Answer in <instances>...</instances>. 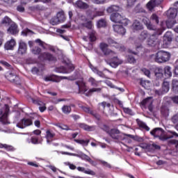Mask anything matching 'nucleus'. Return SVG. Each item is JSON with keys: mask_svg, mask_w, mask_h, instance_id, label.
I'll list each match as a JSON object with an SVG mask.
<instances>
[{"mask_svg": "<svg viewBox=\"0 0 178 178\" xmlns=\"http://www.w3.org/2000/svg\"><path fill=\"white\" fill-rule=\"evenodd\" d=\"M165 27L163 26V22H161V28H159L156 29V28H155V30H153L154 32V34H152L153 35H155V37H156V38H158L159 35H162V33H163V31H165Z\"/></svg>", "mask_w": 178, "mask_h": 178, "instance_id": "6ab92c4d", "label": "nucleus"}, {"mask_svg": "<svg viewBox=\"0 0 178 178\" xmlns=\"http://www.w3.org/2000/svg\"><path fill=\"white\" fill-rule=\"evenodd\" d=\"M167 16L169 19H175L177 16V9L176 8H170L167 11Z\"/></svg>", "mask_w": 178, "mask_h": 178, "instance_id": "aec40b11", "label": "nucleus"}, {"mask_svg": "<svg viewBox=\"0 0 178 178\" xmlns=\"http://www.w3.org/2000/svg\"><path fill=\"white\" fill-rule=\"evenodd\" d=\"M170 59V53L165 51H158L154 57V60L157 63H165Z\"/></svg>", "mask_w": 178, "mask_h": 178, "instance_id": "7ed1b4c3", "label": "nucleus"}, {"mask_svg": "<svg viewBox=\"0 0 178 178\" xmlns=\"http://www.w3.org/2000/svg\"><path fill=\"white\" fill-rule=\"evenodd\" d=\"M151 20L156 23V24H159V17L156 14H152L150 17Z\"/></svg>", "mask_w": 178, "mask_h": 178, "instance_id": "a18cd8bd", "label": "nucleus"}, {"mask_svg": "<svg viewBox=\"0 0 178 178\" xmlns=\"http://www.w3.org/2000/svg\"><path fill=\"white\" fill-rule=\"evenodd\" d=\"M92 2L97 5H102V3H105V2H106V0H92Z\"/></svg>", "mask_w": 178, "mask_h": 178, "instance_id": "bf43d9fd", "label": "nucleus"}, {"mask_svg": "<svg viewBox=\"0 0 178 178\" xmlns=\"http://www.w3.org/2000/svg\"><path fill=\"white\" fill-rule=\"evenodd\" d=\"M84 27H86V29H88L89 30H91L92 29V22H88L83 24Z\"/></svg>", "mask_w": 178, "mask_h": 178, "instance_id": "680f3d73", "label": "nucleus"}, {"mask_svg": "<svg viewBox=\"0 0 178 178\" xmlns=\"http://www.w3.org/2000/svg\"><path fill=\"white\" fill-rule=\"evenodd\" d=\"M0 122L3 124H9V121H8V113H5L2 115V110H0Z\"/></svg>", "mask_w": 178, "mask_h": 178, "instance_id": "b1692460", "label": "nucleus"}, {"mask_svg": "<svg viewBox=\"0 0 178 178\" xmlns=\"http://www.w3.org/2000/svg\"><path fill=\"white\" fill-rule=\"evenodd\" d=\"M6 79H7L8 81H10V83H13L18 86L20 85V78L12 72H7L6 74Z\"/></svg>", "mask_w": 178, "mask_h": 178, "instance_id": "0eeeda50", "label": "nucleus"}, {"mask_svg": "<svg viewBox=\"0 0 178 178\" xmlns=\"http://www.w3.org/2000/svg\"><path fill=\"white\" fill-rule=\"evenodd\" d=\"M89 39L91 42H93V41H95L97 40V38L95 37V31H91L89 34Z\"/></svg>", "mask_w": 178, "mask_h": 178, "instance_id": "49530a36", "label": "nucleus"}, {"mask_svg": "<svg viewBox=\"0 0 178 178\" xmlns=\"http://www.w3.org/2000/svg\"><path fill=\"white\" fill-rule=\"evenodd\" d=\"M163 2V0H150L147 3V8L149 9V10H153L154 8L156 6V5H161Z\"/></svg>", "mask_w": 178, "mask_h": 178, "instance_id": "ddd939ff", "label": "nucleus"}, {"mask_svg": "<svg viewBox=\"0 0 178 178\" xmlns=\"http://www.w3.org/2000/svg\"><path fill=\"white\" fill-rule=\"evenodd\" d=\"M122 16L120 14L115 13H112L110 19L111 22H113V23H120L122 22Z\"/></svg>", "mask_w": 178, "mask_h": 178, "instance_id": "a211bd4d", "label": "nucleus"}, {"mask_svg": "<svg viewBox=\"0 0 178 178\" xmlns=\"http://www.w3.org/2000/svg\"><path fill=\"white\" fill-rule=\"evenodd\" d=\"M74 141L78 144H81V145H83V147H87V145H88V143H90L89 140H84L75 139Z\"/></svg>", "mask_w": 178, "mask_h": 178, "instance_id": "ea45409f", "label": "nucleus"}, {"mask_svg": "<svg viewBox=\"0 0 178 178\" xmlns=\"http://www.w3.org/2000/svg\"><path fill=\"white\" fill-rule=\"evenodd\" d=\"M62 111L65 115H69V113L72 112V107H70V106H63L62 108Z\"/></svg>", "mask_w": 178, "mask_h": 178, "instance_id": "79ce46f5", "label": "nucleus"}, {"mask_svg": "<svg viewBox=\"0 0 178 178\" xmlns=\"http://www.w3.org/2000/svg\"><path fill=\"white\" fill-rule=\"evenodd\" d=\"M31 72L33 74H38L40 73V69L36 67H34L31 69Z\"/></svg>", "mask_w": 178, "mask_h": 178, "instance_id": "774afa93", "label": "nucleus"}, {"mask_svg": "<svg viewBox=\"0 0 178 178\" xmlns=\"http://www.w3.org/2000/svg\"><path fill=\"white\" fill-rule=\"evenodd\" d=\"M106 63L109 65L111 67L116 68L119 65L123 63V60L119 58L118 56L113 57L111 60H105Z\"/></svg>", "mask_w": 178, "mask_h": 178, "instance_id": "423d86ee", "label": "nucleus"}, {"mask_svg": "<svg viewBox=\"0 0 178 178\" xmlns=\"http://www.w3.org/2000/svg\"><path fill=\"white\" fill-rule=\"evenodd\" d=\"M109 136L113 138V140H125L126 136L127 137H129L130 138H134V136L131 134H126L120 133V131L117 129H113L109 131Z\"/></svg>", "mask_w": 178, "mask_h": 178, "instance_id": "20e7f679", "label": "nucleus"}, {"mask_svg": "<svg viewBox=\"0 0 178 178\" xmlns=\"http://www.w3.org/2000/svg\"><path fill=\"white\" fill-rule=\"evenodd\" d=\"M107 42L108 47H114V48H116V49H119V51H121V52H123L126 49L124 46L123 44H120L116 40L114 39H112L111 38H107Z\"/></svg>", "mask_w": 178, "mask_h": 178, "instance_id": "39448f33", "label": "nucleus"}, {"mask_svg": "<svg viewBox=\"0 0 178 178\" xmlns=\"http://www.w3.org/2000/svg\"><path fill=\"white\" fill-rule=\"evenodd\" d=\"M170 133L172 135L168 136L165 134V131L162 128H155L150 132V134L153 136L154 138H159L161 141H166V140L173 138V136L178 137L177 133L172 131H170Z\"/></svg>", "mask_w": 178, "mask_h": 178, "instance_id": "f257e3e1", "label": "nucleus"}, {"mask_svg": "<svg viewBox=\"0 0 178 178\" xmlns=\"http://www.w3.org/2000/svg\"><path fill=\"white\" fill-rule=\"evenodd\" d=\"M77 170H79V172H83V173H86V175H91V176H95V172L90 169L86 170V168L83 167H78Z\"/></svg>", "mask_w": 178, "mask_h": 178, "instance_id": "bb28decb", "label": "nucleus"}, {"mask_svg": "<svg viewBox=\"0 0 178 178\" xmlns=\"http://www.w3.org/2000/svg\"><path fill=\"white\" fill-rule=\"evenodd\" d=\"M170 84L168 81H164L163 83L162 90H156L154 92L156 95H163V94H166V92H169L170 90Z\"/></svg>", "mask_w": 178, "mask_h": 178, "instance_id": "9d476101", "label": "nucleus"}, {"mask_svg": "<svg viewBox=\"0 0 178 178\" xmlns=\"http://www.w3.org/2000/svg\"><path fill=\"white\" fill-rule=\"evenodd\" d=\"M172 90L175 94H178V80L173 79L172 81Z\"/></svg>", "mask_w": 178, "mask_h": 178, "instance_id": "c756f323", "label": "nucleus"}, {"mask_svg": "<svg viewBox=\"0 0 178 178\" xmlns=\"http://www.w3.org/2000/svg\"><path fill=\"white\" fill-rule=\"evenodd\" d=\"M140 86H142V87H143L146 90H148V88H149V86H151V82L149 81H141Z\"/></svg>", "mask_w": 178, "mask_h": 178, "instance_id": "a19ab883", "label": "nucleus"}, {"mask_svg": "<svg viewBox=\"0 0 178 178\" xmlns=\"http://www.w3.org/2000/svg\"><path fill=\"white\" fill-rule=\"evenodd\" d=\"M88 83H90L92 87H98V86H99V83H101V81H97V80H95V79H94L92 77H90L88 79Z\"/></svg>", "mask_w": 178, "mask_h": 178, "instance_id": "72a5a7b5", "label": "nucleus"}, {"mask_svg": "<svg viewBox=\"0 0 178 178\" xmlns=\"http://www.w3.org/2000/svg\"><path fill=\"white\" fill-rule=\"evenodd\" d=\"M41 56H42V58H43V59L46 60H50L51 62L56 60V58H55L54 56H52V54H51L49 53H43L41 55Z\"/></svg>", "mask_w": 178, "mask_h": 178, "instance_id": "393cba45", "label": "nucleus"}, {"mask_svg": "<svg viewBox=\"0 0 178 178\" xmlns=\"http://www.w3.org/2000/svg\"><path fill=\"white\" fill-rule=\"evenodd\" d=\"M12 23V19L8 17H5L1 22V24L3 26H10Z\"/></svg>", "mask_w": 178, "mask_h": 178, "instance_id": "473e14b6", "label": "nucleus"}, {"mask_svg": "<svg viewBox=\"0 0 178 178\" xmlns=\"http://www.w3.org/2000/svg\"><path fill=\"white\" fill-rule=\"evenodd\" d=\"M8 33L10 34H13V35H15L19 33V29H17V25L15 24V22H13L10 27L7 30Z\"/></svg>", "mask_w": 178, "mask_h": 178, "instance_id": "dca6fc26", "label": "nucleus"}, {"mask_svg": "<svg viewBox=\"0 0 178 178\" xmlns=\"http://www.w3.org/2000/svg\"><path fill=\"white\" fill-rule=\"evenodd\" d=\"M149 152H154V145L153 144H147V147L146 149Z\"/></svg>", "mask_w": 178, "mask_h": 178, "instance_id": "0e129e2a", "label": "nucleus"}, {"mask_svg": "<svg viewBox=\"0 0 178 178\" xmlns=\"http://www.w3.org/2000/svg\"><path fill=\"white\" fill-rule=\"evenodd\" d=\"M27 52V44L23 40H19V47H18V54L23 55Z\"/></svg>", "mask_w": 178, "mask_h": 178, "instance_id": "4468645a", "label": "nucleus"}, {"mask_svg": "<svg viewBox=\"0 0 178 178\" xmlns=\"http://www.w3.org/2000/svg\"><path fill=\"white\" fill-rule=\"evenodd\" d=\"M75 6H76V8H79V9H88V4L83 2L81 0H78L75 3Z\"/></svg>", "mask_w": 178, "mask_h": 178, "instance_id": "a878e982", "label": "nucleus"}, {"mask_svg": "<svg viewBox=\"0 0 178 178\" xmlns=\"http://www.w3.org/2000/svg\"><path fill=\"white\" fill-rule=\"evenodd\" d=\"M44 81H54V83H59L60 77L56 75H51L44 78Z\"/></svg>", "mask_w": 178, "mask_h": 178, "instance_id": "4be33fe9", "label": "nucleus"}, {"mask_svg": "<svg viewBox=\"0 0 178 178\" xmlns=\"http://www.w3.org/2000/svg\"><path fill=\"white\" fill-rule=\"evenodd\" d=\"M142 105H143V106H145L146 108L147 106H150V105H152V97H148L144 99L142 102Z\"/></svg>", "mask_w": 178, "mask_h": 178, "instance_id": "c9c22d12", "label": "nucleus"}, {"mask_svg": "<svg viewBox=\"0 0 178 178\" xmlns=\"http://www.w3.org/2000/svg\"><path fill=\"white\" fill-rule=\"evenodd\" d=\"M156 40H158V38H156L155 35H152L147 40V45H149V47H155L156 44Z\"/></svg>", "mask_w": 178, "mask_h": 178, "instance_id": "412c9836", "label": "nucleus"}, {"mask_svg": "<svg viewBox=\"0 0 178 178\" xmlns=\"http://www.w3.org/2000/svg\"><path fill=\"white\" fill-rule=\"evenodd\" d=\"M67 68L69 70H65L64 71H63V73H70V72H73V70H74V65H73V64H68L67 65Z\"/></svg>", "mask_w": 178, "mask_h": 178, "instance_id": "de8ad7c7", "label": "nucleus"}, {"mask_svg": "<svg viewBox=\"0 0 178 178\" xmlns=\"http://www.w3.org/2000/svg\"><path fill=\"white\" fill-rule=\"evenodd\" d=\"M97 27H105L106 26V21L104 19H101L97 22Z\"/></svg>", "mask_w": 178, "mask_h": 178, "instance_id": "09e8293b", "label": "nucleus"}, {"mask_svg": "<svg viewBox=\"0 0 178 178\" xmlns=\"http://www.w3.org/2000/svg\"><path fill=\"white\" fill-rule=\"evenodd\" d=\"M124 112L125 113H127L128 115H131V116H133V115H134V113L133 112V111H131V109H130L129 108H124Z\"/></svg>", "mask_w": 178, "mask_h": 178, "instance_id": "052dcab7", "label": "nucleus"}, {"mask_svg": "<svg viewBox=\"0 0 178 178\" xmlns=\"http://www.w3.org/2000/svg\"><path fill=\"white\" fill-rule=\"evenodd\" d=\"M54 137H55V134L51 132V131H47L46 138L47 140V143H49V140H51V138H54Z\"/></svg>", "mask_w": 178, "mask_h": 178, "instance_id": "37998d69", "label": "nucleus"}, {"mask_svg": "<svg viewBox=\"0 0 178 178\" xmlns=\"http://www.w3.org/2000/svg\"><path fill=\"white\" fill-rule=\"evenodd\" d=\"M30 34H33V32L29 29H26L22 32V35H30Z\"/></svg>", "mask_w": 178, "mask_h": 178, "instance_id": "864d4df0", "label": "nucleus"}, {"mask_svg": "<svg viewBox=\"0 0 178 178\" xmlns=\"http://www.w3.org/2000/svg\"><path fill=\"white\" fill-rule=\"evenodd\" d=\"M99 127L102 130H104V131H109V127L106 124L99 125Z\"/></svg>", "mask_w": 178, "mask_h": 178, "instance_id": "69168bd1", "label": "nucleus"}, {"mask_svg": "<svg viewBox=\"0 0 178 178\" xmlns=\"http://www.w3.org/2000/svg\"><path fill=\"white\" fill-rule=\"evenodd\" d=\"M128 62L129 63H136V58L133 57V56H128Z\"/></svg>", "mask_w": 178, "mask_h": 178, "instance_id": "338daca9", "label": "nucleus"}, {"mask_svg": "<svg viewBox=\"0 0 178 178\" xmlns=\"http://www.w3.org/2000/svg\"><path fill=\"white\" fill-rule=\"evenodd\" d=\"M79 127L86 131H94V130H95V126H88L86 124H80Z\"/></svg>", "mask_w": 178, "mask_h": 178, "instance_id": "cd10ccee", "label": "nucleus"}, {"mask_svg": "<svg viewBox=\"0 0 178 178\" xmlns=\"http://www.w3.org/2000/svg\"><path fill=\"white\" fill-rule=\"evenodd\" d=\"M143 22L144 24H145L148 30H155V26L152 24H151V21H149V19H148L147 17H144L143 19Z\"/></svg>", "mask_w": 178, "mask_h": 178, "instance_id": "5701e85b", "label": "nucleus"}, {"mask_svg": "<svg viewBox=\"0 0 178 178\" xmlns=\"http://www.w3.org/2000/svg\"><path fill=\"white\" fill-rule=\"evenodd\" d=\"M81 108L84 112L86 113H90V115H94V111H91L90 108L86 107V106H82Z\"/></svg>", "mask_w": 178, "mask_h": 178, "instance_id": "4d7b16f0", "label": "nucleus"}, {"mask_svg": "<svg viewBox=\"0 0 178 178\" xmlns=\"http://www.w3.org/2000/svg\"><path fill=\"white\" fill-rule=\"evenodd\" d=\"M173 40V34H172L171 32L168 31L165 33L163 38V44H165V45H169L170 42Z\"/></svg>", "mask_w": 178, "mask_h": 178, "instance_id": "f8f14e48", "label": "nucleus"}, {"mask_svg": "<svg viewBox=\"0 0 178 178\" xmlns=\"http://www.w3.org/2000/svg\"><path fill=\"white\" fill-rule=\"evenodd\" d=\"M31 124H33V120L29 118H23L17 123V127L19 129H26V127L31 126Z\"/></svg>", "mask_w": 178, "mask_h": 178, "instance_id": "1a4fd4ad", "label": "nucleus"}, {"mask_svg": "<svg viewBox=\"0 0 178 178\" xmlns=\"http://www.w3.org/2000/svg\"><path fill=\"white\" fill-rule=\"evenodd\" d=\"M154 73L156 77H157L158 79H162V77H163V70L161 67L156 68Z\"/></svg>", "mask_w": 178, "mask_h": 178, "instance_id": "7c9ffc66", "label": "nucleus"}, {"mask_svg": "<svg viewBox=\"0 0 178 178\" xmlns=\"http://www.w3.org/2000/svg\"><path fill=\"white\" fill-rule=\"evenodd\" d=\"M120 23H121V24H123V26H128L129 23H130V20L124 18V17H122Z\"/></svg>", "mask_w": 178, "mask_h": 178, "instance_id": "5fc2aeb1", "label": "nucleus"}, {"mask_svg": "<svg viewBox=\"0 0 178 178\" xmlns=\"http://www.w3.org/2000/svg\"><path fill=\"white\" fill-rule=\"evenodd\" d=\"M75 84L77 86L79 94H84L86 97H91L93 92H101L102 91L101 88H93L87 92L86 83L83 81H76Z\"/></svg>", "mask_w": 178, "mask_h": 178, "instance_id": "f03ea898", "label": "nucleus"}, {"mask_svg": "<svg viewBox=\"0 0 178 178\" xmlns=\"http://www.w3.org/2000/svg\"><path fill=\"white\" fill-rule=\"evenodd\" d=\"M56 17L58 19V22H60V23H62V22H65V13L63 11L58 12L57 13V17Z\"/></svg>", "mask_w": 178, "mask_h": 178, "instance_id": "4c0bfd02", "label": "nucleus"}, {"mask_svg": "<svg viewBox=\"0 0 178 178\" xmlns=\"http://www.w3.org/2000/svg\"><path fill=\"white\" fill-rule=\"evenodd\" d=\"M113 30L118 34H120L121 35H124L126 34V29L122 25H113Z\"/></svg>", "mask_w": 178, "mask_h": 178, "instance_id": "f3484780", "label": "nucleus"}, {"mask_svg": "<svg viewBox=\"0 0 178 178\" xmlns=\"http://www.w3.org/2000/svg\"><path fill=\"white\" fill-rule=\"evenodd\" d=\"M143 29H144V26L138 19H135L131 26V30H132L134 33H136V31H140V30H143Z\"/></svg>", "mask_w": 178, "mask_h": 178, "instance_id": "9b49d317", "label": "nucleus"}, {"mask_svg": "<svg viewBox=\"0 0 178 178\" xmlns=\"http://www.w3.org/2000/svg\"><path fill=\"white\" fill-rule=\"evenodd\" d=\"M50 23L52 24V26H56V24H59L60 22L59 21V19H58L56 17H54L51 18Z\"/></svg>", "mask_w": 178, "mask_h": 178, "instance_id": "8fccbe9b", "label": "nucleus"}, {"mask_svg": "<svg viewBox=\"0 0 178 178\" xmlns=\"http://www.w3.org/2000/svg\"><path fill=\"white\" fill-rule=\"evenodd\" d=\"M171 122H172V123H174V124H176V123H178V113H176L175 115H174L171 118Z\"/></svg>", "mask_w": 178, "mask_h": 178, "instance_id": "13d9d810", "label": "nucleus"}, {"mask_svg": "<svg viewBox=\"0 0 178 178\" xmlns=\"http://www.w3.org/2000/svg\"><path fill=\"white\" fill-rule=\"evenodd\" d=\"M136 122L139 127H140L141 129H144V130H146V131H149V128L148 127V126H147V124H145L144 122L140 120L139 119H137Z\"/></svg>", "mask_w": 178, "mask_h": 178, "instance_id": "2f4dec72", "label": "nucleus"}, {"mask_svg": "<svg viewBox=\"0 0 178 178\" xmlns=\"http://www.w3.org/2000/svg\"><path fill=\"white\" fill-rule=\"evenodd\" d=\"M16 47V40L15 39H11L6 42L4 44V48L7 51L12 50Z\"/></svg>", "mask_w": 178, "mask_h": 178, "instance_id": "2eb2a0df", "label": "nucleus"}, {"mask_svg": "<svg viewBox=\"0 0 178 178\" xmlns=\"http://www.w3.org/2000/svg\"><path fill=\"white\" fill-rule=\"evenodd\" d=\"M79 158H81V159H83V161H87V162H89L90 163H94V161L90 158L87 154H79Z\"/></svg>", "mask_w": 178, "mask_h": 178, "instance_id": "f704fd0d", "label": "nucleus"}, {"mask_svg": "<svg viewBox=\"0 0 178 178\" xmlns=\"http://www.w3.org/2000/svg\"><path fill=\"white\" fill-rule=\"evenodd\" d=\"M141 72L144 74L145 76H147V77H149V76H151V72L146 68H142Z\"/></svg>", "mask_w": 178, "mask_h": 178, "instance_id": "6e6d98bb", "label": "nucleus"}, {"mask_svg": "<svg viewBox=\"0 0 178 178\" xmlns=\"http://www.w3.org/2000/svg\"><path fill=\"white\" fill-rule=\"evenodd\" d=\"M122 10L118 6H111L107 8L108 13H113V12H119Z\"/></svg>", "mask_w": 178, "mask_h": 178, "instance_id": "c85d7f7f", "label": "nucleus"}, {"mask_svg": "<svg viewBox=\"0 0 178 178\" xmlns=\"http://www.w3.org/2000/svg\"><path fill=\"white\" fill-rule=\"evenodd\" d=\"M108 47H109V44L105 42H102L99 44V48L102 52H103L104 55H105L106 56H108V55H115V51L108 49Z\"/></svg>", "mask_w": 178, "mask_h": 178, "instance_id": "6e6552de", "label": "nucleus"}, {"mask_svg": "<svg viewBox=\"0 0 178 178\" xmlns=\"http://www.w3.org/2000/svg\"><path fill=\"white\" fill-rule=\"evenodd\" d=\"M175 24H176V22H175V21L166 22V26H167L168 29H172V27H173V26H175Z\"/></svg>", "mask_w": 178, "mask_h": 178, "instance_id": "e2e57ef3", "label": "nucleus"}, {"mask_svg": "<svg viewBox=\"0 0 178 178\" xmlns=\"http://www.w3.org/2000/svg\"><path fill=\"white\" fill-rule=\"evenodd\" d=\"M32 53L34 54V55H38L41 52V49L38 47H35L33 49H32Z\"/></svg>", "mask_w": 178, "mask_h": 178, "instance_id": "603ef678", "label": "nucleus"}, {"mask_svg": "<svg viewBox=\"0 0 178 178\" xmlns=\"http://www.w3.org/2000/svg\"><path fill=\"white\" fill-rule=\"evenodd\" d=\"M0 148H5L7 151H14L15 148L13 146L8 145L6 144L0 143Z\"/></svg>", "mask_w": 178, "mask_h": 178, "instance_id": "c03bdc74", "label": "nucleus"}, {"mask_svg": "<svg viewBox=\"0 0 178 178\" xmlns=\"http://www.w3.org/2000/svg\"><path fill=\"white\" fill-rule=\"evenodd\" d=\"M147 37H148V32H147V31H143L140 33V40H144L147 38Z\"/></svg>", "mask_w": 178, "mask_h": 178, "instance_id": "3c124183", "label": "nucleus"}, {"mask_svg": "<svg viewBox=\"0 0 178 178\" xmlns=\"http://www.w3.org/2000/svg\"><path fill=\"white\" fill-rule=\"evenodd\" d=\"M164 73H165V76H166V77L170 78L172 77V67H170V66H165L164 67Z\"/></svg>", "mask_w": 178, "mask_h": 178, "instance_id": "e433bc0d", "label": "nucleus"}, {"mask_svg": "<svg viewBox=\"0 0 178 178\" xmlns=\"http://www.w3.org/2000/svg\"><path fill=\"white\" fill-rule=\"evenodd\" d=\"M161 113L164 118H168L169 116V108L166 106H163L161 107Z\"/></svg>", "mask_w": 178, "mask_h": 178, "instance_id": "58836bf2", "label": "nucleus"}]
</instances>
